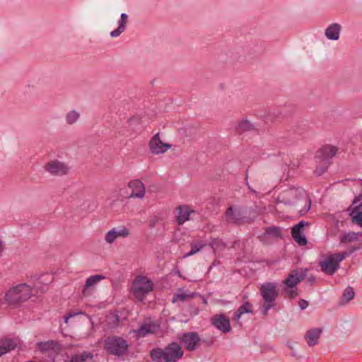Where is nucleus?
<instances>
[{
	"instance_id": "4468645a",
	"label": "nucleus",
	"mask_w": 362,
	"mask_h": 362,
	"mask_svg": "<svg viewBox=\"0 0 362 362\" xmlns=\"http://www.w3.org/2000/svg\"><path fill=\"white\" fill-rule=\"evenodd\" d=\"M150 150L153 154L163 153L170 147V145L164 144L161 141L159 134H155L149 142Z\"/></svg>"
},
{
	"instance_id": "0eeeda50",
	"label": "nucleus",
	"mask_w": 362,
	"mask_h": 362,
	"mask_svg": "<svg viewBox=\"0 0 362 362\" xmlns=\"http://www.w3.org/2000/svg\"><path fill=\"white\" fill-rule=\"evenodd\" d=\"M225 218L228 223L236 226L242 225L248 220L245 209L238 205L229 206L225 212Z\"/></svg>"
},
{
	"instance_id": "7ed1b4c3",
	"label": "nucleus",
	"mask_w": 362,
	"mask_h": 362,
	"mask_svg": "<svg viewBox=\"0 0 362 362\" xmlns=\"http://www.w3.org/2000/svg\"><path fill=\"white\" fill-rule=\"evenodd\" d=\"M31 288L27 284H18L9 289L5 295V300L12 306H18L31 297Z\"/></svg>"
},
{
	"instance_id": "f8f14e48",
	"label": "nucleus",
	"mask_w": 362,
	"mask_h": 362,
	"mask_svg": "<svg viewBox=\"0 0 362 362\" xmlns=\"http://www.w3.org/2000/svg\"><path fill=\"white\" fill-rule=\"evenodd\" d=\"M211 324L223 333H228L231 330L230 320L224 314L214 315L211 318Z\"/></svg>"
},
{
	"instance_id": "72a5a7b5",
	"label": "nucleus",
	"mask_w": 362,
	"mask_h": 362,
	"mask_svg": "<svg viewBox=\"0 0 362 362\" xmlns=\"http://www.w3.org/2000/svg\"><path fill=\"white\" fill-rule=\"evenodd\" d=\"M352 220L362 228V211H356L355 215L353 216Z\"/></svg>"
},
{
	"instance_id": "f03ea898",
	"label": "nucleus",
	"mask_w": 362,
	"mask_h": 362,
	"mask_svg": "<svg viewBox=\"0 0 362 362\" xmlns=\"http://www.w3.org/2000/svg\"><path fill=\"white\" fill-rule=\"evenodd\" d=\"M259 293L263 300L260 311L263 315L267 316L269 310L274 308L276 305L275 302L279 294L277 284L275 282H266L261 285Z\"/></svg>"
},
{
	"instance_id": "c756f323",
	"label": "nucleus",
	"mask_w": 362,
	"mask_h": 362,
	"mask_svg": "<svg viewBox=\"0 0 362 362\" xmlns=\"http://www.w3.org/2000/svg\"><path fill=\"white\" fill-rule=\"evenodd\" d=\"M115 235L117 238H127L129 235V230L126 226H119L114 228Z\"/></svg>"
},
{
	"instance_id": "c85d7f7f",
	"label": "nucleus",
	"mask_w": 362,
	"mask_h": 362,
	"mask_svg": "<svg viewBox=\"0 0 362 362\" xmlns=\"http://www.w3.org/2000/svg\"><path fill=\"white\" fill-rule=\"evenodd\" d=\"M80 115L75 110L69 112L66 115V122L69 124H73L78 119Z\"/></svg>"
},
{
	"instance_id": "393cba45",
	"label": "nucleus",
	"mask_w": 362,
	"mask_h": 362,
	"mask_svg": "<svg viewBox=\"0 0 362 362\" xmlns=\"http://www.w3.org/2000/svg\"><path fill=\"white\" fill-rule=\"evenodd\" d=\"M57 342L53 340H49L46 341H40L37 343V348L41 352H47L51 350H54L57 346Z\"/></svg>"
},
{
	"instance_id": "5701e85b",
	"label": "nucleus",
	"mask_w": 362,
	"mask_h": 362,
	"mask_svg": "<svg viewBox=\"0 0 362 362\" xmlns=\"http://www.w3.org/2000/svg\"><path fill=\"white\" fill-rule=\"evenodd\" d=\"M252 313V305L248 302H245L243 305H241L236 312L234 313L233 319L234 320H239L240 317L245 313Z\"/></svg>"
},
{
	"instance_id": "aec40b11",
	"label": "nucleus",
	"mask_w": 362,
	"mask_h": 362,
	"mask_svg": "<svg viewBox=\"0 0 362 362\" xmlns=\"http://www.w3.org/2000/svg\"><path fill=\"white\" fill-rule=\"evenodd\" d=\"M158 325L155 322L145 323L135 331L140 337H145L148 334H153L158 329Z\"/></svg>"
},
{
	"instance_id": "6ab92c4d",
	"label": "nucleus",
	"mask_w": 362,
	"mask_h": 362,
	"mask_svg": "<svg viewBox=\"0 0 362 362\" xmlns=\"http://www.w3.org/2000/svg\"><path fill=\"white\" fill-rule=\"evenodd\" d=\"M129 16L127 13H122L118 21V26L116 29L110 32L112 37H117L127 29Z\"/></svg>"
},
{
	"instance_id": "c9c22d12",
	"label": "nucleus",
	"mask_w": 362,
	"mask_h": 362,
	"mask_svg": "<svg viewBox=\"0 0 362 362\" xmlns=\"http://www.w3.org/2000/svg\"><path fill=\"white\" fill-rule=\"evenodd\" d=\"M327 170V165L326 166H318L316 168L315 170V173L317 176L322 175L324 173H325Z\"/></svg>"
},
{
	"instance_id": "a18cd8bd",
	"label": "nucleus",
	"mask_w": 362,
	"mask_h": 362,
	"mask_svg": "<svg viewBox=\"0 0 362 362\" xmlns=\"http://www.w3.org/2000/svg\"><path fill=\"white\" fill-rule=\"evenodd\" d=\"M307 281L310 285H313L315 282V277L310 276L308 278Z\"/></svg>"
},
{
	"instance_id": "a878e982",
	"label": "nucleus",
	"mask_w": 362,
	"mask_h": 362,
	"mask_svg": "<svg viewBox=\"0 0 362 362\" xmlns=\"http://www.w3.org/2000/svg\"><path fill=\"white\" fill-rule=\"evenodd\" d=\"M282 115L281 107H274L268 110L264 116L265 122H273L274 119H278Z\"/></svg>"
},
{
	"instance_id": "49530a36",
	"label": "nucleus",
	"mask_w": 362,
	"mask_h": 362,
	"mask_svg": "<svg viewBox=\"0 0 362 362\" xmlns=\"http://www.w3.org/2000/svg\"><path fill=\"white\" fill-rule=\"evenodd\" d=\"M291 354L293 356H297V354H296V353L294 351H293Z\"/></svg>"
},
{
	"instance_id": "f704fd0d",
	"label": "nucleus",
	"mask_w": 362,
	"mask_h": 362,
	"mask_svg": "<svg viewBox=\"0 0 362 362\" xmlns=\"http://www.w3.org/2000/svg\"><path fill=\"white\" fill-rule=\"evenodd\" d=\"M286 293L289 296L290 298H294L298 296L297 288L296 287L293 288H288L286 291Z\"/></svg>"
},
{
	"instance_id": "c03bdc74",
	"label": "nucleus",
	"mask_w": 362,
	"mask_h": 362,
	"mask_svg": "<svg viewBox=\"0 0 362 362\" xmlns=\"http://www.w3.org/2000/svg\"><path fill=\"white\" fill-rule=\"evenodd\" d=\"M199 252V248H198V249H196V250L191 249V250H189V252H188L185 255V257H187L192 256V255H193L196 254V253H197V252Z\"/></svg>"
},
{
	"instance_id": "b1692460",
	"label": "nucleus",
	"mask_w": 362,
	"mask_h": 362,
	"mask_svg": "<svg viewBox=\"0 0 362 362\" xmlns=\"http://www.w3.org/2000/svg\"><path fill=\"white\" fill-rule=\"evenodd\" d=\"M17 344L13 339H5L0 341V356L7 352L13 350Z\"/></svg>"
},
{
	"instance_id": "a19ab883",
	"label": "nucleus",
	"mask_w": 362,
	"mask_h": 362,
	"mask_svg": "<svg viewBox=\"0 0 362 362\" xmlns=\"http://www.w3.org/2000/svg\"><path fill=\"white\" fill-rule=\"evenodd\" d=\"M70 362H85V358L83 356H75L71 358Z\"/></svg>"
},
{
	"instance_id": "39448f33",
	"label": "nucleus",
	"mask_w": 362,
	"mask_h": 362,
	"mask_svg": "<svg viewBox=\"0 0 362 362\" xmlns=\"http://www.w3.org/2000/svg\"><path fill=\"white\" fill-rule=\"evenodd\" d=\"M345 258V254L336 252L329 255L324 260L319 262L321 271L329 276L334 275L339 269L340 262Z\"/></svg>"
},
{
	"instance_id": "2eb2a0df",
	"label": "nucleus",
	"mask_w": 362,
	"mask_h": 362,
	"mask_svg": "<svg viewBox=\"0 0 362 362\" xmlns=\"http://www.w3.org/2000/svg\"><path fill=\"white\" fill-rule=\"evenodd\" d=\"M338 151V148L329 145H326L320 148L317 152V157L327 163L332 159Z\"/></svg>"
},
{
	"instance_id": "423d86ee",
	"label": "nucleus",
	"mask_w": 362,
	"mask_h": 362,
	"mask_svg": "<svg viewBox=\"0 0 362 362\" xmlns=\"http://www.w3.org/2000/svg\"><path fill=\"white\" fill-rule=\"evenodd\" d=\"M153 287L151 280L146 276H139L133 283L132 293L137 300L141 301L153 289Z\"/></svg>"
},
{
	"instance_id": "ddd939ff",
	"label": "nucleus",
	"mask_w": 362,
	"mask_h": 362,
	"mask_svg": "<svg viewBox=\"0 0 362 362\" xmlns=\"http://www.w3.org/2000/svg\"><path fill=\"white\" fill-rule=\"evenodd\" d=\"M45 170L53 175L62 176L68 173V166L59 160H52L45 165Z\"/></svg>"
},
{
	"instance_id": "09e8293b",
	"label": "nucleus",
	"mask_w": 362,
	"mask_h": 362,
	"mask_svg": "<svg viewBox=\"0 0 362 362\" xmlns=\"http://www.w3.org/2000/svg\"><path fill=\"white\" fill-rule=\"evenodd\" d=\"M133 121H134V119H130L129 120V123H132V122H133Z\"/></svg>"
},
{
	"instance_id": "8fccbe9b",
	"label": "nucleus",
	"mask_w": 362,
	"mask_h": 362,
	"mask_svg": "<svg viewBox=\"0 0 362 362\" xmlns=\"http://www.w3.org/2000/svg\"><path fill=\"white\" fill-rule=\"evenodd\" d=\"M357 202V199H356L354 201V204H356Z\"/></svg>"
},
{
	"instance_id": "473e14b6",
	"label": "nucleus",
	"mask_w": 362,
	"mask_h": 362,
	"mask_svg": "<svg viewBox=\"0 0 362 362\" xmlns=\"http://www.w3.org/2000/svg\"><path fill=\"white\" fill-rule=\"evenodd\" d=\"M116 239L117 236L115 235V231L113 228L112 230H109L106 233L105 240L108 243H112Z\"/></svg>"
},
{
	"instance_id": "bb28decb",
	"label": "nucleus",
	"mask_w": 362,
	"mask_h": 362,
	"mask_svg": "<svg viewBox=\"0 0 362 362\" xmlns=\"http://www.w3.org/2000/svg\"><path fill=\"white\" fill-rule=\"evenodd\" d=\"M253 129H255L254 124L247 119H243L236 127V132L240 134Z\"/></svg>"
},
{
	"instance_id": "1a4fd4ad",
	"label": "nucleus",
	"mask_w": 362,
	"mask_h": 362,
	"mask_svg": "<svg viewBox=\"0 0 362 362\" xmlns=\"http://www.w3.org/2000/svg\"><path fill=\"white\" fill-rule=\"evenodd\" d=\"M305 194L302 188H291L284 192L277 199L279 202L286 205H292L296 200L301 199Z\"/></svg>"
},
{
	"instance_id": "20e7f679",
	"label": "nucleus",
	"mask_w": 362,
	"mask_h": 362,
	"mask_svg": "<svg viewBox=\"0 0 362 362\" xmlns=\"http://www.w3.org/2000/svg\"><path fill=\"white\" fill-rule=\"evenodd\" d=\"M104 349L108 354L121 357L127 352L129 344L121 337L109 336L105 339Z\"/></svg>"
},
{
	"instance_id": "6e6552de",
	"label": "nucleus",
	"mask_w": 362,
	"mask_h": 362,
	"mask_svg": "<svg viewBox=\"0 0 362 362\" xmlns=\"http://www.w3.org/2000/svg\"><path fill=\"white\" fill-rule=\"evenodd\" d=\"M307 273L306 268L300 267L293 269L288 274L284 284L287 288H293L305 278Z\"/></svg>"
},
{
	"instance_id": "4c0bfd02",
	"label": "nucleus",
	"mask_w": 362,
	"mask_h": 362,
	"mask_svg": "<svg viewBox=\"0 0 362 362\" xmlns=\"http://www.w3.org/2000/svg\"><path fill=\"white\" fill-rule=\"evenodd\" d=\"M266 233L268 235L273 234L274 235H277L279 234V230L275 226L268 227L266 229Z\"/></svg>"
},
{
	"instance_id": "a211bd4d",
	"label": "nucleus",
	"mask_w": 362,
	"mask_h": 362,
	"mask_svg": "<svg viewBox=\"0 0 362 362\" xmlns=\"http://www.w3.org/2000/svg\"><path fill=\"white\" fill-rule=\"evenodd\" d=\"M322 332L321 328H313L307 331L305 339L310 346H314L318 344L319 338Z\"/></svg>"
},
{
	"instance_id": "412c9836",
	"label": "nucleus",
	"mask_w": 362,
	"mask_h": 362,
	"mask_svg": "<svg viewBox=\"0 0 362 362\" xmlns=\"http://www.w3.org/2000/svg\"><path fill=\"white\" fill-rule=\"evenodd\" d=\"M341 29L339 24L332 23L325 30V35L329 40H337L339 38Z\"/></svg>"
},
{
	"instance_id": "e433bc0d",
	"label": "nucleus",
	"mask_w": 362,
	"mask_h": 362,
	"mask_svg": "<svg viewBox=\"0 0 362 362\" xmlns=\"http://www.w3.org/2000/svg\"><path fill=\"white\" fill-rule=\"evenodd\" d=\"M310 209V200H308V203L305 204V206L299 211V215L300 216H304Z\"/></svg>"
},
{
	"instance_id": "ea45409f",
	"label": "nucleus",
	"mask_w": 362,
	"mask_h": 362,
	"mask_svg": "<svg viewBox=\"0 0 362 362\" xmlns=\"http://www.w3.org/2000/svg\"><path fill=\"white\" fill-rule=\"evenodd\" d=\"M300 308L303 310L308 306V302L305 300L300 299L298 302Z\"/></svg>"
},
{
	"instance_id": "37998d69",
	"label": "nucleus",
	"mask_w": 362,
	"mask_h": 362,
	"mask_svg": "<svg viewBox=\"0 0 362 362\" xmlns=\"http://www.w3.org/2000/svg\"><path fill=\"white\" fill-rule=\"evenodd\" d=\"M79 314H82V313H81V312H80V313H69V314H68V315H67V316H66V317H64V322H65L66 323H67V322H68V320H69V319L70 317H74V316H76V315H79Z\"/></svg>"
},
{
	"instance_id": "cd10ccee",
	"label": "nucleus",
	"mask_w": 362,
	"mask_h": 362,
	"mask_svg": "<svg viewBox=\"0 0 362 362\" xmlns=\"http://www.w3.org/2000/svg\"><path fill=\"white\" fill-rule=\"evenodd\" d=\"M354 296H355V292L354 291V288L351 286L346 287L343 292L342 299L339 302V305H345L348 302L353 300L354 298Z\"/></svg>"
},
{
	"instance_id": "9d476101",
	"label": "nucleus",
	"mask_w": 362,
	"mask_h": 362,
	"mask_svg": "<svg viewBox=\"0 0 362 362\" xmlns=\"http://www.w3.org/2000/svg\"><path fill=\"white\" fill-rule=\"evenodd\" d=\"M183 346L188 351H194L197 348L201 339L197 332H185L178 337Z\"/></svg>"
},
{
	"instance_id": "2f4dec72",
	"label": "nucleus",
	"mask_w": 362,
	"mask_h": 362,
	"mask_svg": "<svg viewBox=\"0 0 362 362\" xmlns=\"http://www.w3.org/2000/svg\"><path fill=\"white\" fill-rule=\"evenodd\" d=\"M189 297H191V296L186 293H175L172 298V303H175L177 300L184 302L187 300Z\"/></svg>"
},
{
	"instance_id": "7c9ffc66",
	"label": "nucleus",
	"mask_w": 362,
	"mask_h": 362,
	"mask_svg": "<svg viewBox=\"0 0 362 362\" xmlns=\"http://www.w3.org/2000/svg\"><path fill=\"white\" fill-rule=\"evenodd\" d=\"M210 245L214 250H222L226 247V245L223 240L218 238L212 239Z\"/></svg>"
},
{
	"instance_id": "de8ad7c7",
	"label": "nucleus",
	"mask_w": 362,
	"mask_h": 362,
	"mask_svg": "<svg viewBox=\"0 0 362 362\" xmlns=\"http://www.w3.org/2000/svg\"><path fill=\"white\" fill-rule=\"evenodd\" d=\"M356 208V209L362 208V202Z\"/></svg>"
},
{
	"instance_id": "f257e3e1",
	"label": "nucleus",
	"mask_w": 362,
	"mask_h": 362,
	"mask_svg": "<svg viewBox=\"0 0 362 362\" xmlns=\"http://www.w3.org/2000/svg\"><path fill=\"white\" fill-rule=\"evenodd\" d=\"M183 355L181 345L176 341L169 343L164 348H153L149 352L153 362H177Z\"/></svg>"
},
{
	"instance_id": "58836bf2",
	"label": "nucleus",
	"mask_w": 362,
	"mask_h": 362,
	"mask_svg": "<svg viewBox=\"0 0 362 362\" xmlns=\"http://www.w3.org/2000/svg\"><path fill=\"white\" fill-rule=\"evenodd\" d=\"M361 247V244H359L358 246H351L349 247L348 252H342V253L345 254V257L350 255L353 254L354 252H355L356 251L360 250Z\"/></svg>"
},
{
	"instance_id": "dca6fc26",
	"label": "nucleus",
	"mask_w": 362,
	"mask_h": 362,
	"mask_svg": "<svg viewBox=\"0 0 362 362\" xmlns=\"http://www.w3.org/2000/svg\"><path fill=\"white\" fill-rule=\"evenodd\" d=\"M177 216L176 221L178 225H182L185 221L190 219V216L194 214L196 211L189 208L187 205H182L177 207Z\"/></svg>"
},
{
	"instance_id": "79ce46f5",
	"label": "nucleus",
	"mask_w": 362,
	"mask_h": 362,
	"mask_svg": "<svg viewBox=\"0 0 362 362\" xmlns=\"http://www.w3.org/2000/svg\"><path fill=\"white\" fill-rule=\"evenodd\" d=\"M203 246L204 245L199 243H192L191 244V249L196 250L199 248V251H200Z\"/></svg>"
},
{
	"instance_id": "4be33fe9",
	"label": "nucleus",
	"mask_w": 362,
	"mask_h": 362,
	"mask_svg": "<svg viewBox=\"0 0 362 362\" xmlns=\"http://www.w3.org/2000/svg\"><path fill=\"white\" fill-rule=\"evenodd\" d=\"M105 276L102 274H95L89 276L86 281V284L83 288L82 293L83 296H86L88 293V288L94 286L97 283H98L100 281L105 279Z\"/></svg>"
},
{
	"instance_id": "9b49d317",
	"label": "nucleus",
	"mask_w": 362,
	"mask_h": 362,
	"mask_svg": "<svg viewBox=\"0 0 362 362\" xmlns=\"http://www.w3.org/2000/svg\"><path fill=\"white\" fill-rule=\"evenodd\" d=\"M309 223L300 221L297 224L293 226L291 228V235L296 243L300 246H305L308 243V240L303 234V230L305 226L308 225Z\"/></svg>"
},
{
	"instance_id": "f3484780",
	"label": "nucleus",
	"mask_w": 362,
	"mask_h": 362,
	"mask_svg": "<svg viewBox=\"0 0 362 362\" xmlns=\"http://www.w3.org/2000/svg\"><path fill=\"white\" fill-rule=\"evenodd\" d=\"M129 187L132 189L131 197L143 198L146 193L144 183L139 180H134L129 182Z\"/></svg>"
}]
</instances>
